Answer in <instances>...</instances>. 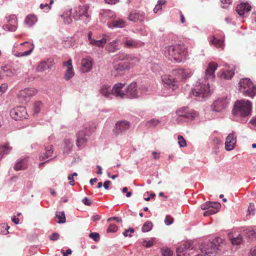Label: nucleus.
<instances>
[{
  "instance_id": "obj_30",
  "label": "nucleus",
  "mask_w": 256,
  "mask_h": 256,
  "mask_svg": "<svg viewBox=\"0 0 256 256\" xmlns=\"http://www.w3.org/2000/svg\"><path fill=\"white\" fill-rule=\"evenodd\" d=\"M110 40V36L107 34L103 35L102 38L100 40H94V42L92 44V46H95L98 47L102 48L106 44L108 40Z\"/></svg>"
},
{
  "instance_id": "obj_59",
  "label": "nucleus",
  "mask_w": 256,
  "mask_h": 256,
  "mask_svg": "<svg viewBox=\"0 0 256 256\" xmlns=\"http://www.w3.org/2000/svg\"><path fill=\"white\" fill-rule=\"evenodd\" d=\"M158 122H159L158 120L153 119L148 122L147 124L148 125L156 126Z\"/></svg>"
},
{
  "instance_id": "obj_45",
  "label": "nucleus",
  "mask_w": 256,
  "mask_h": 256,
  "mask_svg": "<svg viewBox=\"0 0 256 256\" xmlns=\"http://www.w3.org/2000/svg\"><path fill=\"white\" fill-rule=\"evenodd\" d=\"M231 242L234 245H238L242 242V237L239 235L236 238H234L231 239Z\"/></svg>"
},
{
  "instance_id": "obj_21",
  "label": "nucleus",
  "mask_w": 256,
  "mask_h": 256,
  "mask_svg": "<svg viewBox=\"0 0 256 256\" xmlns=\"http://www.w3.org/2000/svg\"><path fill=\"white\" fill-rule=\"evenodd\" d=\"M63 66L67 68V70L64 74V78L66 80H68L72 78L74 74L72 60L70 59L66 62H63Z\"/></svg>"
},
{
  "instance_id": "obj_39",
  "label": "nucleus",
  "mask_w": 256,
  "mask_h": 256,
  "mask_svg": "<svg viewBox=\"0 0 256 256\" xmlns=\"http://www.w3.org/2000/svg\"><path fill=\"white\" fill-rule=\"evenodd\" d=\"M211 42L217 48H221L222 49L224 48V40H218L214 36L212 37V39L211 40Z\"/></svg>"
},
{
  "instance_id": "obj_26",
  "label": "nucleus",
  "mask_w": 256,
  "mask_h": 256,
  "mask_svg": "<svg viewBox=\"0 0 256 256\" xmlns=\"http://www.w3.org/2000/svg\"><path fill=\"white\" fill-rule=\"evenodd\" d=\"M118 56V59L120 60H134L136 62H138L140 61L138 58L134 57L131 54H127L124 52H119Z\"/></svg>"
},
{
  "instance_id": "obj_43",
  "label": "nucleus",
  "mask_w": 256,
  "mask_h": 256,
  "mask_svg": "<svg viewBox=\"0 0 256 256\" xmlns=\"http://www.w3.org/2000/svg\"><path fill=\"white\" fill-rule=\"evenodd\" d=\"M42 107V103L40 102H36L34 105V114H38L40 110Z\"/></svg>"
},
{
  "instance_id": "obj_5",
  "label": "nucleus",
  "mask_w": 256,
  "mask_h": 256,
  "mask_svg": "<svg viewBox=\"0 0 256 256\" xmlns=\"http://www.w3.org/2000/svg\"><path fill=\"white\" fill-rule=\"evenodd\" d=\"M194 246L190 241L184 242L176 250L177 256H194Z\"/></svg>"
},
{
  "instance_id": "obj_16",
  "label": "nucleus",
  "mask_w": 256,
  "mask_h": 256,
  "mask_svg": "<svg viewBox=\"0 0 256 256\" xmlns=\"http://www.w3.org/2000/svg\"><path fill=\"white\" fill-rule=\"evenodd\" d=\"M228 104L226 98H218L214 102L212 105L213 110L216 112H220L226 108Z\"/></svg>"
},
{
  "instance_id": "obj_60",
  "label": "nucleus",
  "mask_w": 256,
  "mask_h": 256,
  "mask_svg": "<svg viewBox=\"0 0 256 256\" xmlns=\"http://www.w3.org/2000/svg\"><path fill=\"white\" fill-rule=\"evenodd\" d=\"M61 252L63 256H68V254H70L72 252V250L70 248L66 250V252L64 250H62Z\"/></svg>"
},
{
  "instance_id": "obj_25",
  "label": "nucleus",
  "mask_w": 256,
  "mask_h": 256,
  "mask_svg": "<svg viewBox=\"0 0 256 256\" xmlns=\"http://www.w3.org/2000/svg\"><path fill=\"white\" fill-rule=\"evenodd\" d=\"M100 92L105 97L108 98L110 95L113 94V89L110 85L104 84L100 87Z\"/></svg>"
},
{
  "instance_id": "obj_18",
  "label": "nucleus",
  "mask_w": 256,
  "mask_h": 256,
  "mask_svg": "<svg viewBox=\"0 0 256 256\" xmlns=\"http://www.w3.org/2000/svg\"><path fill=\"white\" fill-rule=\"evenodd\" d=\"M236 142V138L235 136V132H232L226 138L225 142V148L227 150H231L234 148Z\"/></svg>"
},
{
  "instance_id": "obj_12",
  "label": "nucleus",
  "mask_w": 256,
  "mask_h": 256,
  "mask_svg": "<svg viewBox=\"0 0 256 256\" xmlns=\"http://www.w3.org/2000/svg\"><path fill=\"white\" fill-rule=\"evenodd\" d=\"M172 74L179 85L180 81L190 78L191 76L192 72L191 70L188 69H180L174 70Z\"/></svg>"
},
{
  "instance_id": "obj_10",
  "label": "nucleus",
  "mask_w": 256,
  "mask_h": 256,
  "mask_svg": "<svg viewBox=\"0 0 256 256\" xmlns=\"http://www.w3.org/2000/svg\"><path fill=\"white\" fill-rule=\"evenodd\" d=\"M208 82H205L204 84L197 86L192 91V94L196 96H207L210 92Z\"/></svg>"
},
{
  "instance_id": "obj_63",
  "label": "nucleus",
  "mask_w": 256,
  "mask_h": 256,
  "mask_svg": "<svg viewBox=\"0 0 256 256\" xmlns=\"http://www.w3.org/2000/svg\"><path fill=\"white\" fill-rule=\"evenodd\" d=\"M110 183L111 182L110 180H106L104 182V186L106 190H108L109 188V186Z\"/></svg>"
},
{
  "instance_id": "obj_14",
  "label": "nucleus",
  "mask_w": 256,
  "mask_h": 256,
  "mask_svg": "<svg viewBox=\"0 0 256 256\" xmlns=\"http://www.w3.org/2000/svg\"><path fill=\"white\" fill-rule=\"evenodd\" d=\"M218 67V64L214 62L208 63L205 71V79L212 80L215 77L214 72Z\"/></svg>"
},
{
  "instance_id": "obj_62",
  "label": "nucleus",
  "mask_w": 256,
  "mask_h": 256,
  "mask_svg": "<svg viewBox=\"0 0 256 256\" xmlns=\"http://www.w3.org/2000/svg\"><path fill=\"white\" fill-rule=\"evenodd\" d=\"M44 8H46L47 10L50 9V6L48 4H42L40 5V8L41 9L43 10Z\"/></svg>"
},
{
  "instance_id": "obj_51",
  "label": "nucleus",
  "mask_w": 256,
  "mask_h": 256,
  "mask_svg": "<svg viewBox=\"0 0 256 256\" xmlns=\"http://www.w3.org/2000/svg\"><path fill=\"white\" fill-rule=\"evenodd\" d=\"M174 222V218L170 216H166L164 219V222L166 225L172 224Z\"/></svg>"
},
{
  "instance_id": "obj_55",
  "label": "nucleus",
  "mask_w": 256,
  "mask_h": 256,
  "mask_svg": "<svg viewBox=\"0 0 256 256\" xmlns=\"http://www.w3.org/2000/svg\"><path fill=\"white\" fill-rule=\"evenodd\" d=\"M82 202L86 206H90L92 204L91 200L86 197L82 200Z\"/></svg>"
},
{
  "instance_id": "obj_3",
  "label": "nucleus",
  "mask_w": 256,
  "mask_h": 256,
  "mask_svg": "<svg viewBox=\"0 0 256 256\" xmlns=\"http://www.w3.org/2000/svg\"><path fill=\"white\" fill-rule=\"evenodd\" d=\"M252 106V102L249 100H237L234 105L232 113L236 116H246L250 114Z\"/></svg>"
},
{
  "instance_id": "obj_46",
  "label": "nucleus",
  "mask_w": 256,
  "mask_h": 256,
  "mask_svg": "<svg viewBox=\"0 0 256 256\" xmlns=\"http://www.w3.org/2000/svg\"><path fill=\"white\" fill-rule=\"evenodd\" d=\"M178 143L180 147H184L186 146V141L182 136H178Z\"/></svg>"
},
{
  "instance_id": "obj_11",
  "label": "nucleus",
  "mask_w": 256,
  "mask_h": 256,
  "mask_svg": "<svg viewBox=\"0 0 256 256\" xmlns=\"http://www.w3.org/2000/svg\"><path fill=\"white\" fill-rule=\"evenodd\" d=\"M134 66V64H133L130 62H121L118 64H114V71L112 72L114 76H116L122 74L124 70L130 69V68Z\"/></svg>"
},
{
  "instance_id": "obj_33",
  "label": "nucleus",
  "mask_w": 256,
  "mask_h": 256,
  "mask_svg": "<svg viewBox=\"0 0 256 256\" xmlns=\"http://www.w3.org/2000/svg\"><path fill=\"white\" fill-rule=\"evenodd\" d=\"M45 150L46 152L44 154H42L40 156V160H43L45 158H48L52 156L53 154L52 146L48 145V146H46Z\"/></svg>"
},
{
  "instance_id": "obj_24",
  "label": "nucleus",
  "mask_w": 256,
  "mask_h": 256,
  "mask_svg": "<svg viewBox=\"0 0 256 256\" xmlns=\"http://www.w3.org/2000/svg\"><path fill=\"white\" fill-rule=\"evenodd\" d=\"M250 10L251 6L247 2L241 3L236 8V10L240 16H242Z\"/></svg>"
},
{
  "instance_id": "obj_44",
  "label": "nucleus",
  "mask_w": 256,
  "mask_h": 256,
  "mask_svg": "<svg viewBox=\"0 0 256 256\" xmlns=\"http://www.w3.org/2000/svg\"><path fill=\"white\" fill-rule=\"evenodd\" d=\"M162 254L163 256H172V252L168 248H162Z\"/></svg>"
},
{
  "instance_id": "obj_52",
  "label": "nucleus",
  "mask_w": 256,
  "mask_h": 256,
  "mask_svg": "<svg viewBox=\"0 0 256 256\" xmlns=\"http://www.w3.org/2000/svg\"><path fill=\"white\" fill-rule=\"evenodd\" d=\"M222 4V7L224 8H227L230 4L232 3L231 0H220Z\"/></svg>"
},
{
  "instance_id": "obj_4",
  "label": "nucleus",
  "mask_w": 256,
  "mask_h": 256,
  "mask_svg": "<svg viewBox=\"0 0 256 256\" xmlns=\"http://www.w3.org/2000/svg\"><path fill=\"white\" fill-rule=\"evenodd\" d=\"M239 90L246 96L253 98L256 94V86L250 79L242 78L239 82Z\"/></svg>"
},
{
  "instance_id": "obj_40",
  "label": "nucleus",
  "mask_w": 256,
  "mask_h": 256,
  "mask_svg": "<svg viewBox=\"0 0 256 256\" xmlns=\"http://www.w3.org/2000/svg\"><path fill=\"white\" fill-rule=\"evenodd\" d=\"M152 227V224L150 222H146L142 226V230L144 232H148L150 230Z\"/></svg>"
},
{
  "instance_id": "obj_36",
  "label": "nucleus",
  "mask_w": 256,
  "mask_h": 256,
  "mask_svg": "<svg viewBox=\"0 0 256 256\" xmlns=\"http://www.w3.org/2000/svg\"><path fill=\"white\" fill-rule=\"evenodd\" d=\"M37 22V18L34 14H29L25 18V24L28 26H32Z\"/></svg>"
},
{
  "instance_id": "obj_6",
  "label": "nucleus",
  "mask_w": 256,
  "mask_h": 256,
  "mask_svg": "<svg viewBox=\"0 0 256 256\" xmlns=\"http://www.w3.org/2000/svg\"><path fill=\"white\" fill-rule=\"evenodd\" d=\"M178 116V120H183L188 122L192 120L197 117L198 114L192 110H190L188 108H182L176 111Z\"/></svg>"
},
{
  "instance_id": "obj_23",
  "label": "nucleus",
  "mask_w": 256,
  "mask_h": 256,
  "mask_svg": "<svg viewBox=\"0 0 256 256\" xmlns=\"http://www.w3.org/2000/svg\"><path fill=\"white\" fill-rule=\"evenodd\" d=\"M124 84L122 83L116 84L112 89H113V94L116 97H120L122 98H125V92L122 90Z\"/></svg>"
},
{
  "instance_id": "obj_64",
  "label": "nucleus",
  "mask_w": 256,
  "mask_h": 256,
  "mask_svg": "<svg viewBox=\"0 0 256 256\" xmlns=\"http://www.w3.org/2000/svg\"><path fill=\"white\" fill-rule=\"evenodd\" d=\"M64 143L66 146H68V148H70L72 146V143L70 140H66L64 141Z\"/></svg>"
},
{
  "instance_id": "obj_58",
  "label": "nucleus",
  "mask_w": 256,
  "mask_h": 256,
  "mask_svg": "<svg viewBox=\"0 0 256 256\" xmlns=\"http://www.w3.org/2000/svg\"><path fill=\"white\" fill-rule=\"evenodd\" d=\"M92 32H89L88 34V40L90 42V44L92 45L93 42H94V39L92 38Z\"/></svg>"
},
{
  "instance_id": "obj_48",
  "label": "nucleus",
  "mask_w": 256,
  "mask_h": 256,
  "mask_svg": "<svg viewBox=\"0 0 256 256\" xmlns=\"http://www.w3.org/2000/svg\"><path fill=\"white\" fill-rule=\"evenodd\" d=\"M89 236L96 242L98 241L100 238V235L97 232H92L89 234Z\"/></svg>"
},
{
  "instance_id": "obj_41",
  "label": "nucleus",
  "mask_w": 256,
  "mask_h": 256,
  "mask_svg": "<svg viewBox=\"0 0 256 256\" xmlns=\"http://www.w3.org/2000/svg\"><path fill=\"white\" fill-rule=\"evenodd\" d=\"M166 2V0H159L155 8H154V13H157L158 10H162V6L164 5Z\"/></svg>"
},
{
  "instance_id": "obj_31",
  "label": "nucleus",
  "mask_w": 256,
  "mask_h": 256,
  "mask_svg": "<svg viewBox=\"0 0 256 256\" xmlns=\"http://www.w3.org/2000/svg\"><path fill=\"white\" fill-rule=\"evenodd\" d=\"M118 42L116 40H114L112 42L108 43L106 44V49L108 52H114L118 50Z\"/></svg>"
},
{
  "instance_id": "obj_54",
  "label": "nucleus",
  "mask_w": 256,
  "mask_h": 256,
  "mask_svg": "<svg viewBox=\"0 0 256 256\" xmlns=\"http://www.w3.org/2000/svg\"><path fill=\"white\" fill-rule=\"evenodd\" d=\"M8 88V85L6 84H2L0 85V95L4 94Z\"/></svg>"
},
{
  "instance_id": "obj_20",
  "label": "nucleus",
  "mask_w": 256,
  "mask_h": 256,
  "mask_svg": "<svg viewBox=\"0 0 256 256\" xmlns=\"http://www.w3.org/2000/svg\"><path fill=\"white\" fill-rule=\"evenodd\" d=\"M130 127V122L126 120L118 122L115 126V133L116 134H121L128 130Z\"/></svg>"
},
{
  "instance_id": "obj_15",
  "label": "nucleus",
  "mask_w": 256,
  "mask_h": 256,
  "mask_svg": "<svg viewBox=\"0 0 256 256\" xmlns=\"http://www.w3.org/2000/svg\"><path fill=\"white\" fill-rule=\"evenodd\" d=\"M89 135L88 130L86 129L80 130L77 134L76 140V146L80 148L83 146L87 142V136Z\"/></svg>"
},
{
  "instance_id": "obj_27",
  "label": "nucleus",
  "mask_w": 256,
  "mask_h": 256,
  "mask_svg": "<svg viewBox=\"0 0 256 256\" xmlns=\"http://www.w3.org/2000/svg\"><path fill=\"white\" fill-rule=\"evenodd\" d=\"M130 20L133 22H138V20L142 21L144 19V14L142 13L136 12V11L132 12L128 16Z\"/></svg>"
},
{
  "instance_id": "obj_42",
  "label": "nucleus",
  "mask_w": 256,
  "mask_h": 256,
  "mask_svg": "<svg viewBox=\"0 0 256 256\" xmlns=\"http://www.w3.org/2000/svg\"><path fill=\"white\" fill-rule=\"evenodd\" d=\"M113 27L123 28L125 26V22L122 20H114L112 23Z\"/></svg>"
},
{
  "instance_id": "obj_56",
  "label": "nucleus",
  "mask_w": 256,
  "mask_h": 256,
  "mask_svg": "<svg viewBox=\"0 0 256 256\" xmlns=\"http://www.w3.org/2000/svg\"><path fill=\"white\" fill-rule=\"evenodd\" d=\"M142 245L146 248H150L153 245V242L150 240H145L143 242Z\"/></svg>"
},
{
  "instance_id": "obj_2",
  "label": "nucleus",
  "mask_w": 256,
  "mask_h": 256,
  "mask_svg": "<svg viewBox=\"0 0 256 256\" xmlns=\"http://www.w3.org/2000/svg\"><path fill=\"white\" fill-rule=\"evenodd\" d=\"M163 53L170 60L180 62L186 59L188 52L184 46L176 44L166 46Z\"/></svg>"
},
{
  "instance_id": "obj_9",
  "label": "nucleus",
  "mask_w": 256,
  "mask_h": 256,
  "mask_svg": "<svg viewBox=\"0 0 256 256\" xmlns=\"http://www.w3.org/2000/svg\"><path fill=\"white\" fill-rule=\"evenodd\" d=\"M162 81L164 86L168 88L175 90L178 88V82L172 75H164L162 77Z\"/></svg>"
},
{
  "instance_id": "obj_47",
  "label": "nucleus",
  "mask_w": 256,
  "mask_h": 256,
  "mask_svg": "<svg viewBox=\"0 0 256 256\" xmlns=\"http://www.w3.org/2000/svg\"><path fill=\"white\" fill-rule=\"evenodd\" d=\"M118 230V226L114 224H110L107 228L108 232H114Z\"/></svg>"
},
{
  "instance_id": "obj_57",
  "label": "nucleus",
  "mask_w": 256,
  "mask_h": 256,
  "mask_svg": "<svg viewBox=\"0 0 256 256\" xmlns=\"http://www.w3.org/2000/svg\"><path fill=\"white\" fill-rule=\"evenodd\" d=\"M92 32H89L88 34V40L90 42V44L92 45L93 42H94V39L92 38Z\"/></svg>"
},
{
  "instance_id": "obj_7",
  "label": "nucleus",
  "mask_w": 256,
  "mask_h": 256,
  "mask_svg": "<svg viewBox=\"0 0 256 256\" xmlns=\"http://www.w3.org/2000/svg\"><path fill=\"white\" fill-rule=\"evenodd\" d=\"M220 206L219 202H206L201 206V208L203 210H208L203 214L204 216H207L216 213Z\"/></svg>"
},
{
  "instance_id": "obj_34",
  "label": "nucleus",
  "mask_w": 256,
  "mask_h": 256,
  "mask_svg": "<svg viewBox=\"0 0 256 256\" xmlns=\"http://www.w3.org/2000/svg\"><path fill=\"white\" fill-rule=\"evenodd\" d=\"M12 148L8 146V144L0 145V160L2 158L4 155L8 154L12 150Z\"/></svg>"
},
{
  "instance_id": "obj_13",
  "label": "nucleus",
  "mask_w": 256,
  "mask_h": 256,
  "mask_svg": "<svg viewBox=\"0 0 256 256\" xmlns=\"http://www.w3.org/2000/svg\"><path fill=\"white\" fill-rule=\"evenodd\" d=\"M6 23L3 26L4 30L14 32L16 29L17 20L15 15L10 16L6 18Z\"/></svg>"
},
{
  "instance_id": "obj_19",
  "label": "nucleus",
  "mask_w": 256,
  "mask_h": 256,
  "mask_svg": "<svg viewBox=\"0 0 256 256\" xmlns=\"http://www.w3.org/2000/svg\"><path fill=\"white\" fill-rule=\"evenodd\" d=\"M92 60L90 57L83 58L81 61L80 70L82 72H90L92 67Z\"/></svg>"
},
{
  "instance_id": "obj_17",
  "label": "nucleus",
  "mask_w": 256,
  "mask_h": 256,
  "mask_svg": "<svg viewBox=\"0 0 256 256\" xmlns=\"http://www.w3.org/2000/svg\"><path fill=\"white\" fill-rule=\"evenodd\" d=\"M136 98L138 97V92L137 91V85L136 82H132L127 88L125 91V98Z\"/></svg>"
},
{
  "instance_id": "obj_37",
  "label": "nucleus",
  "mask_w": 256,
  "mask_h": 256,
  "mask_svg": "<svg viewBox=\"0 0 256 256\" xmlns=\"http://www.w3.org/2000/svg\"><path fill=\"white\" fill-rule=\"evenodd\" d=\"M16 74V72L14 70H12L7 66L4 67L0 72V74L2 76H12Z\"/></svg>"
},
{
  "instance_id": "obj_35",
  "label": "nucleus",
  "mask_w": 256,
  "mask_h": 256,
  "mask_svg": "<svg viewBox=\"0 0 256 256\" xmlns=\"http://www.w3.org/2000/svg\"><path fill=\"white\" fill-rule=\"evenodd\" d=\"M27 160L25 159L18 162L14 166V169L18 171L23 170L27 168Z\"/></svg>"
},
{
  "instance_id": "obj_49",
  "label": "nucleus",
  "mask_w": 256,
  "mask_h": 256,
  "mask_svg": "<svg viewBox=\"0 0 256 256\" xmlns=\"http://www.w3.org/2000/svg\"><path fill=\"white\" fill-rule=\"evenodd\" d=\"M246 234L248 237H254L256 239V232L252 229H249L246 230Z\"/></svg>"
},
{
  "instance_id": "obj_29",
  "label": "nucleus",
  "mask_w": 256,
  "mask_h": 256,
  "mask_svg": "<svg viewBox=\"0 0 256 256\" xmlns=\"http://www.w3.org/2000/svg\"><path fill=\"white\" fill-rule=\"evenodd\" d=\"M234 74V70H230L226 72H220L218 75L222 80H230L233 76Z\"/></svg>"
},
{
  "instance_id": "obj_1",
  "label": "nucleus",
  "mask_w": 256,
  "mask_h": 256,
  "mask_svg": "<svg viewBox=\"0 0 256 256\" xmlns=\"http://www.w3.org/2000/svg\"><path fill=\"white\" fill-rule=\"evenodd\" d=\"M90 8L88 4H84L76 6L72 10L70 9L68 12L69 14H67L66 18L64 19V22L66 24H70L72 22V18L70 15L76 20H82L84 18V23L86 24L90 22L91 19V16L88 14V10Z\"/></svg>"
},
{
  "instance_id": "obj_38",
  "label": "nucleus",
  "mask_w": 256,
  "mask_h": 256,
  "mask_svg": "<svg viewBox=\"0 0 256 256\" xmlns=\"http://www.w3.org/2000/svg\"><path fill=\"white\" fill-rule=\"evenodd\" d=\"M56 220L59 224H63L66 222V217L64 212H56Z\"/></svg>"
},
{
  "instance_id": "obj_28",
  "label": "nucleus",
  "mask_w": 256,
  "mask_h": 256,
  "mask_svg": "<svg viewBox=\"0 0 256 256\" xmlns=\"http://www.w3.org/2000/svg\"><path fill=\"white\" fill-rule=\"evenodd\" d=\"M37 90L33 88H27L20 92V95L25 98L34 95Z\"/></svg>"
},
{
  "instance_id": "obj_32",
  "label": "nucleus",
  "mask_w": 256,
  "mask_h": 256,
  "mask_svg": "<svg viewBox=\"0 0 256 256\" xmlns=\"http://www.w3.org/2000/svg\"><path fill=\"white\" fill-rule=\"evenodd\" d=\"M50 68V62L42 61L40 62L36 67V70L38 72H44Z\"/></svg>"
},
{
  "instance_id": "obj_8",
  "label": "nucleus",
  "mask_w": 256,
  "mask_h": 256,
  "mask_svg": "<svg viewBox=\"0 0 256 256\" xmlns=\"http://www.w3.org/2000/svg\"><path fill=\"white\" fill-rule=\"evenodd\" d=\"M11 118L16 120L27 118L28 114L24 107L20 106L12 109L10 112Z\"/></svg>"
},
{
  "instance_id": "obj_22",
  "label": "nucleus",
  "mask_w": 256,
  "mask_h": 256,
  "mask_svg": "<svg viewBox=\"0 0 256 256\" xmlns=\"http://www.w3.org/2000/svg\"><path fill=\"white\" fill-rule=\"evenodd\" d=\"M143 44H141L139 41L130 38L126 39L124 42V46L128 48H140Z\"/></svg>"
},
{
  "instance_id": "obj_61",
  "label": "nucleus",
  "mask_w": 256,
  "mask_h": 256,
  "mask_svg": "<svg viewBox=\"0 0 256 256\" xmlns=\"http://www.w3.org/2000/svg\"><path fill=\"white\" fill-rule=\"evenodd\" d=\"M68 179L70 180V182H69V184L71 186L74 185V180L73 176H72V174H69L68 176Z\"/></svg>"
},
{
  "instance_id": "obj_50",
  "label": "nucleus",
  "mask_w": 256,
  "mask_h": 256,
  "mask_svg": "<svg viewBox=\"0 0 256 256\" xmlns=\"http://www.w3.org/2000/svg\"><path fill=\"white\" fill-rule=\"evenodd\" d=\"M34 47V46H32V47L31 48L30 50L25 51L22 52H18V56H26L30 54V53L33 50Z\"/></svg>"
},
{
  "instance_id": "obj_53",
  "label": "nucleus",
  "mask_w": 256,
  "mask_h": 256,
  "mask_svg": "<svg viewBox=\"0 0 256 256\" xmlns=\"http://www.w3.org/2000/svg\"><path fill=\"white\" fill-rule=\"evenodd\" d=\"M60 235L58 233L54 232L49 236V238L51 240H56L58 239Z\"/></svg>"
}]
</instances>
